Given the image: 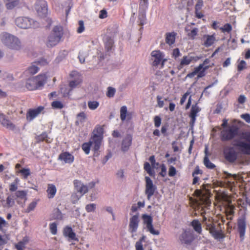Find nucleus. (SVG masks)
<instances>
[{
  "label": "nucleus",
  "instance_id": "59",
  "mask_svg": "<svg viewBox=\"0 0 250 250\" xmlns=\"http://www.w3.org/2000/svg\"><path fill=\"white\" fill-rule=\"evenodd\" d=\"M157 101L158 106L160 108L163 107L164 105V101L162 100V97L160 96H158L157 97Z\"/></svg>",
  "mask_w": 250,
  "mask_h": 250
},
{
  "label": "nucleus",
  "instance_id": "36",
  "mask_svg": "<svg viewBox=\"0 0 250 250\" xmlns=\"http://www.w3.org/2000/svg\"><path fill=\"white\" fill-rule=\"evenodd\" d=\"M127 112V107L126 106H123L120 109V118L122 121L125 120Z\"/></svg>",
  "mask_w": 250,
  "mask_h": 250
},
{
  "label": "nucleus",
  "instance_id": "10",
  "mask_svg": "<svg viewBox=\"0 0 250 250\" xmlns=\"http://www.w3.org/2000/svg\"><path fill=\"white\" fill-rule=\"evenodd\" d=\"M142 219L143 220L144 224L146 226L145 228L146 229L147 231L154 235H158L160 234L159 231L155 229L154 228L152 224L153 219L151 216L144 214L142 215Z\"/></svg>",
  "mask_w": 250,
  "mask_h": 250
},
{
  "label": "nucleus",
  "instance_id": "33",
  "mask_svg": "<svg viewBox=\"0 0 250 250\" xmlns=\"http://www.w3.org/2000/svg\"><path fill=\"white\" fill-rule=\"evenodd\" d=\"M105 47L107 51L111 50L113 46V41L109 37H106L104 39Z\"/></svg>",
  "mask_w": 250,
  "mask_h": 250
},
{
  "label": "nucleus",
  "instance_id": "41",
  "mask_svg": "<svg viewBox=\"0 0 250 250\" xmlns=\"http://www.w3.org/2000/svg\"><path fill=\"white\" fill-rule=\"evenodd\" d=\"M18 172L21 173L24 179H26L30 174V171L29 168L19 169Z\"/></svg>",
  "mask_w": 250,
  "mask_h": 250
},
{
  "label": "nucleus",
  "instance_id": "8",
  "mask_svg": "<svg viewBox=\"0 0 250 250\" xmlns=\"http://www.w3.org/2000/svg\"><path fill=\"white\" fill-rule=\"evenodd\" d=\"M239 128L234 124L229 125L223 129L221 132L222 140L223 141H229L233 139L235 136H238ZM237 137L236 138H237Z\"/></svg>",
  "mask_w": 250,
  "mask_h": 250
},
{
  "label": "nucleus",
  "instance_id": "16",
  "mask_svg": "<svg viewBox=\"0 0 250 250\" xmlns=\"http://www.w3.org/2000/svg\"><path fill=\"white\" fill-rule=\"evenodd\" d=\"M44 109L43 106H40L36 108L29 109L26 114V119L31 121L37 117Z\"/></svg>",
  "mask_w": 250,
  "mask_h": 250
},
{
  "label": "nucleus",
  "instance_id": "27",
  "mask_svg": "<svg viewBox=\"0 0 250 250\" xmlns=\"http://www.w3.org/2000/svg\"><path fill=\"white\" fill-rule=\"evenodd\" d=\"M59 159L65 163L70 164L74 161V157L68 152H63L59 156Z\"/></svg>",
  "mask_w": 250,
  "mask_h": 250
},
{
  "label": "nucleus",
  "instance_id": "50",
  "mask_svg": "<svg viewBox=\"0 0 250 250\" xmlns=\"http://www.w3.org/2000/svg\"><path fill=\"white\" fill-rule=\"evenodd\" d=\"M196 3L195 6V11H200L203 6V0H196Z\"/></svg>",
  "mask_w": 250,
  "mask_h": 250
},
{
  "label": "nucleus",
  "instance_id": "53",
  "mask_svg": "<svg viewBox=\"0 0 250 250\" xmlns=\"http://www.w3.org/2000/svg\"><path fill=\"white\" fill-rule=\"evenodd\" d=\"M37 204V201H33L28 206L27 208V212H29L30 211L34 209Z\"/></svg>",
  "mask_w": 250,
  "mask_h": 250
},
{
  "label": "nucleus",
  "instance_id": "15",
  "mask_svg": "<svg viewBox=\"0 0 250 250\" xmlns=\"http://www.w3.org/2000/svg\"><path fill=\"white\" fill-rule=\"evenodd\" d=\"M151 57L153 58L152 65L154 66H157L160 64V63L165 57V54L159 50H154L151 53Z\"/></svg>",
  "mask_w": 250,
  "mask_h": 250
},
{
  "label": "nucleus",
  "instance_id": "48",
  "mask_svg": "<svg viewBox=\"0 0 250 250\" xmlns=\"http://www.w3.org/2000/svg\"><path fill=\"white\" fill-rule=\"evenodd\" d=\"M37 140L38 141H45L47 142H49L48 140L47 139V135L46 133H43L40 135L37 136Z\"/></svg>",
  "mask_w": 250,
  "mask_h": 250
},
{
  "label": "nucleus",
  "instance_id": "19",
  "mask_svg": "<svg viewBox=\"0 0 250 250\" xmlns=\"http://www.w3.org/2000/svg\"><path fill=\"white\" fill-rule=\"evenodd\" d=\"M194 194L199 198V199L203 203V204L206 206H209L210 204L208 196L206 195L205 193H203L201 190H196Z\"/></svg>",
  "mask_w": 250,
  "mask_h": 250
},
{
  "label": "nucleus",
  "instance_id": "62",
  "mask_svg": "<svg viewBox=\"0 0 250 250\" xmlns=\"http://www.w3.org/2000/svg\"><path fill=\"white\" fill-rule=\"evenodd\" d=\"M15 248L17 250H24L25 246L20 242L15 245Z\"/></svg>",
  "mask_w": 250,
  "mask_h": 250
},
{
  "label": "nucleus",
  "instance_id": "2",
  "mask_svg": "<svg viewBox=\"0 0 250 250\" xmlns=\"http://www.w3.org/2000/svg\"><path fill=\"white\" fill-rule=\"evenodd\" d=\"M104 129L102 126H97L93 130V136L87 143L82 145V149L86 154H88L90 150L97 152L101 145L103 138Z\"/></svg>",
  "mask_w": 250,
  "mask_h": 250
},
{
  "label": "nucleus",
  "instance_id": "23",
  "mask_svg": "<svg viewBox=\"0 0 250 250\" xmlns=\"http://www.w3.org/2000/svg\"><path fill=\"white\" fill-rule=\"evenodd\" d=\"M86 114L83 112H81L78 113L76 116L75 125L80 126H83L84 123L86 121Z\"/></svg>",
  "mask_w": 250,
  "mask_h": 250
},
{
  "label": "nucleus",
  "instance_id": "45",
  "mask_svg": "<svg viewBox=\"0 0 250 250\" xmlns=\"http://www.w3.org/2000/svg\"><path fill=\"white\" fill-rule=\"evenodd\" d=\"M220 29L223 33H229L232 30V26L229 23L225 24L223 27H221Z\"/></svg>",
  "mask_w": 250,
  "mask_h": 250
},
{
  "label": "nucleus",
  "instance_id": "40",
  "mask_svg": "<svg viewBox=\"0 0 250 250\" xmlns=\"http://www.w3.org/2000/svg\"><path fill=\"white\" fill-rule=\"evenodd\" d=\"M67 52L65 51H63L59 53L58 56L55 59V61L57 63H59L61 62L66 56Z\"/></svg>",
  "mask_w": 250,
  "mask_h": 250
},
{
  "label": "nucleus",
  "instance_id": "39",
  "mask_svg": "<svg viewBox=\"0 0 250 250\" xmlns=\"http://www.w3.org/2000/svg\"><path fill=\"white\" fill-rule=\"evenodd\" d=\"M51 106L54 109H61L64 107V104L60 101H55L52 102Z\"/></svg>",
  "mask_w": 250,
  "mask_h": 250
},
{
  "label": "nucleus",
  "instance_id": "7",
  "mask_svg": "<svg viewBox=\"0 0 250 250\" xmlns=\"http://www.w3.org/2000/svg\"><path fill=\"white\" fill-rule=\"evenodd\" d=\"M15 24L17 26L22 29L36 28L39 24L33 19L26 17H19L15 20Z\"/></svg>",
  "mask_w": 250,
  "mask_h": 250
},
{
  "label": "nucleus",
  "instance_id": "5",
  "mask_svg": "<svg viewBox=\"0 0 250 250\" xmlns=\"http://www.w3.org/2000/svg\"><path fill=\"white\" fill-rule=\"evenodd\" d=\"M203 212L202 213V215L203 217L202 223L206 226V229L209 231L214 239L222 238L223 237L222 231L221 230L217 229L212 218L210 217H207L203 215Z\"/></svg>",
  "mask_w": 250,
  "mask_h": 250
},
{
  "label": "nucleus",
  "instance_id": "18",
  "mask_svg": "<svg viewBox=\"0 0 250 250\" xmlns=\"http://www.w3.org/2000/svg\"><path fill=\"white\" fill-rule=\"evenodd\" d=\"M202 41L203 42V45L205 47H208L211 46L216 41V38L215 35H204Z\"/></svg>",
  "mask_w": 250,
  "mask_h": 250
},
{
  "label": "nucleus",
  "instance_id": "35",
  "mask_svg": "<svg viewBox=\"0 0 250 250\" xmlns=\"http://www.w3.org/2000/svg\"><path fill=\"white\" fill-rule=\"evenodd\" d=\"M71 88L67 86H64L61 88V92L63 97H67L70 95L71 92Z\"/></svg>",
  "mask_w": 250,
  "mask_h": 250
},
{
  "label": "nucleus",
  "instance_id": "25",
  "mask_svg": "<svg viewBox=\"0 0 250 250\" xmlns=\"http://www.w3.org/2000/svg\"><path fill=\"white\" fill-rule=\"evenodd\" d=\"M179 240L182 244H189L191 242V236L187 231H184L179 237Z\"/></svg>",
  "mask_w": 250,
  "mask_h": 250
},
{
  "label": "nucleus",
  "instance_id": "1",
  "mask_svg": "<svg viewBox=\"0 0 250 250\" xmlns=\"http://www.w3.org/2000/svg\"><path fill=\"white\" fill-rule=\"evenodd\" d=\"M232 145L233 147H226L224 149V155L228 161H235L238 153L250 154V131L240 133L233 140Z\"/></svg>",
  "mask_w": 250,
  "mask_h": 250
},
{
  "label": "nucleus",
  "instance_id": "12",
  "mask_svg": "<svg viewBox=\"0 0 250 250\" xmlns=\"http://www.w3.org/2000/svg\"><path fill=\"white\" fill-rule=\"evenodd\" d=\"M207 60H206L204 63L200 64L198 66L195 67L192 72L187 75L186 78H192L196 75H197L198 78H201L204 76L205 75V71L208 68L207 66L204 67V64L207 62Z\"/></svg>",
  "mask_w": 250,
  "mask_h": 250
},
{
  "label": "nucleus",
  "instance_id": "47",
  "mask_svg": "<svg viewBox=\"0 0 250 250\" xmlns=\"http://www.w3.org/2000/svg\"><path fill=\"white\" fill-rule=\"evenodd\" d=\"M85 29L83 21H79L78 23V27L77 28V31L78 33H83Z\"/></svg>",
  "mask_w": 250,
  "mask_h": 250
},
{
  "label": "nucleus",
  "instance_id": "13",
  "mask_svg": "<svg viewBox=\"0 0 250 250\" xmlns=\"http://www.w3.org/2000/svg\"><path fill=\"white\" fill-rule=\"evenodd\" d=\"M131 215L132 216L129 219L128 230L131 233H133L137 231L138 228L139 223V214L136 213L134 215L132 214Z\"/></svg>",
  "mask_w": 250,
  "mask_h": 250
},
{
  "label": "nucleus",
  "instance_id": "56",
  "mask_svg": "<svg viewBox=\"0 0 250 250\" xmlns=\"http://www.w3.org/2000/svg\"><path fill=\"white\" fill-rule=\"evenodd\" d=\"M154 125L155 126L158 127L161 124V119L159 116H155L154 118Z\"/></svg>",
  "mask_w": 250,
  "mask_h": 250
},
{
  "label": "nucleus",
  "instance_id": "49",
  "mask_svg": "<svg viewBox=\"0 0 250 250\" xmlns=\"http://www.w3.org/2000/svg\"><path fill=\"white\" fill-rule=\"evenodd\" d=\"M49 229L51 233L52 234H56L57 232V225L55 223H52L49 225Z\"/></svg>",
  "mask_w": 250,
  "mask_h": 250
},
{
  "label": "nucleus",
  "instance_id": "22",
  "mask_svg": "<svg viewBox=\"0 0 250 250\" xmlns=\"http://www.w3.org/2000/svg\"><path fill=\"white\" fill-rule=\"evenodd\" d=\"M201 109L198 106L197 104H196L194 105H192L190 113L189 114V117L191 118V123L193 124L196 120V117L197 115V114L200 111Z\"/></svg>",
  "mask_w": 250,
  "mask_h": 250
},
{
  "label": "nucleus",
  "instance_id": "28",
  "mask_svg": "<svg viewBox=\"0 0 250 250\" xmlns=\"http://www.w3.org/2000/svg\"><path fill=\"white\" fill-rule=\"evenodd\" d=\"M47 196L49 199L53 198L57 192V188L56 186L52 184L47 185V189L46 190Z\"/></svg>",
  "mask_w": 250,
  "mask_h": 250
},
{
  "label": "nucleus",
  "instance_id": "64",
  "mask_svg": "<svg viewBox=\"0 0 250 250\" xmlns=\"http://www.w3.org/2000/svg\"><path fill=\"white\" fill-rule=\"evenodd\" d=\"M246 101V97L244 95H241L238 98V102L240 104H243Z\"/></svg>",
  "mask_w": 250,
  "mask_h": 250
},
{
  "label": "nucleus",
  "instance_id": "11",
  "mask_svg": "<svg viewBox=\"0 0 250 250\" xmlns=\"http://www.w3.org/2000/svg\"><path fill=\"white\" fill-rule=\"evenodd\" d=\"M199 59V58L196 56L188 54L187 56H184L181 59L179 64L177 66L178 70H181L184 67L190 64L191 62H196Z\"/></svg>",
  "mask_w": 250,
  "mask_h": 250
},
{
  "label": "nucleus",
  "instance_id": "38",
  "mask_svg": "<svg viewBox=\"0 0 250 250\" xmlns=\"http://www.w3.org/2000/svg\"><path fill=\"white\" fill-rule=\"evenodd\" d=\"M237 70L239 71H241L247 67V63L244 60H238L237 61Z\"/></svg>",
  "mask_w": 250,
  "mask_h": 250
},
{
  "label": "nucleus",
  "instance_id": "54",
  "mask_svg": "<svg viewBox=\"0 0 250 250\" xmlns=\"http://www.w3.org/2000/svg\"><path fill=\"white\" fill-rule=\"evenodd\" d=\"M176 174V168L173 166H170L168 169V175L173 177Z\"/></svg>",
  "mask_w": 250,
  "mask_h": 250
},
{
  "label": "nucleus",
  "instance_id": "29",
  "mask_svg": "<svg viewBox=\"0 0 250 250\" xmlns=\"http://www.w3.org/2000/svg\"><path fill=\"white\" fill-rule=\"evenodd\" d=\"M5 4V6L8 9H12L18 6L20 2V0H3Z\"/></svg>",
  "mask_w": 250,
  "mask_h": 250
},
{
  "label": "nucleus",
  "instance_id": "32",
  "mask_svg": "<svg viewBox=\"0 0 250 250\" xmlns=\"http://www.w3.org/2000/svg\"><path fill=\"white\" fill-rule=\"evenodd\" d=\"M207 151H208V148L207 147H206L205 150V153L206 154V156L204 158V165L206 166V167L208 168L212 169L215 167V166L213 164L211 163L208 156H207Z\"/></svg>",
  "mask_w": 250,
  "mask_h": 250
},
{
  "label": "nucleus",
  "instance_id": "17",
  "mask_svg": "<svg viewBox=\"0 0 250 250\" xmlns=\"http://www.w3.org/2000/svg\"><path fill=\"white\" fill-rule=\"evenodd\" d=\"M246 228V222L244 217L240 218L238 220V230L240 234L241 241L244 239Z\"/></svg>",
  "mask_w": 250,
  "mask_h": 250
},
{
  "label": "nucleus",
  "instance_id": "52",
  "mask_svg": "<svg viewBox=\"0 0 250 250\" xmlns=\"http://www.w3.org/2000/svg\"><path fill=\"white\" fill-rule=\"evenodd\" d=\"M15 204L14 199L11 196H9L6 199V204L8 207H12Z\"/></svg>",
  "mask_w": 250,
  "mask_h": 250
},
{
  "label": "nucleus",
  "instance_id": "30",
  "mask_svg": "<svg viewBox=\"0 0 250 250\" xmlns=\"http://www.w3.org/2000/svg\"><path fill=\"white\" fill-rule=\"evenodd\" d=\"M64 235L65 236L68 237L72 240L76 239L75 233L73 231L72 229L70 227H66L64 230Z\"/></svg>",
  "mask_w": 250,
  "mask_h": 250
},
{
  "label": "nucleus",
  "instance_id": "58",
  "mask_svg": "<svg viewBox=\"0 0 250 250\" xmlns=\"http://www.w3.org/2000/svg\"><path fill=\"white\" fill-rule=\"evenodd\" d=\"M190 94L189 91H187L182 96L180 100V104H183L186 101L188 95Z\"/></svg>",
  "mask_w": 250,
  "mask_h": 250
},
{
  "label": "nucleus",
  "instance_id": "63",
  "mask_svg": "<svg viewBox=\"0 0 250 250\" xmlns=\"http://www.w3.org/2000/svg\"><path fill=\"white\" fill-rule=\"evenodd\" d=\"M135 248L136 250H144L143 244L141 243V240L136 243Z\"/></svg>",
  "mask_w": 250,
  "mask_h": 250
},
{
  "label": "nucleus",
  "instance_id": "6",
  "mask_svg": "<svg viewBox=\"0 0 250 250\" xmlns=\"http://www.w3.org/2000/svg\"><path fill=\"white\" fill-rule=\"evenodd\" d=\"M62 35V29L61 26H55L49 35L47 41V45L48 47H53L56 45L61 40Z\"/></svg>",
  "mask_w": 250,
  "mask_h": 250
},
{
  "label": "nucleus",
  "instance_id": "57",
  "mask_svg": "<svg viewBox=\"0 0 250 250\" xmlns=\"http://www.w3.org/2000/svg\"><path fill=\"white\" fill-rule=\"evenodd\" d=\"M241 118L244 119L247 123H250V114L248 113L241 115Z\"/></svg>",
  "mask_w": 250,
  "mask_h": 250
},
{
  "label": "nucleus",
  "instance_id": "26",
  "mask_svg": "<svg viewBox=\"0 0 250 250\" xmlns=\"http://www.w3.org/2000/svg\"><path fill=\"white\" fill-rule=\"evenodd\" d=\"M0 123L3 126L7 128L13 129L14 128L13 124L3 114H0Z\"/></svg>",
  "mask_w": 250,
  "mask_h": 250
},
{
  "label": "nucleus",
  "instance_id": "46",
  "mask_svg": "<svg viewBox=\"0 0 250 250\" xmlns=\"http://www.w3.org/2000/svg\"><path fill=\"white\" fill-rule=\"evenodd\" d=\"M70 77L72 80L82 79L81 75L76 71H72L70 74Z\"/></svg>",
  "mask_w": 250,
  "mask_h": 250
},
{
  "label": "nucleus",
  "instance_id": "44",
  "mask_svg": "<svg viewBox=\"0 0 250 250\" xmlns=\"http://www.w3.org/2000/svg\"><path fill=\"white\" fill-rule=\"evenodd\" d=\"M96 208V205L94 203L87 204L85 206V210L87 212H94Z\"/></svg>",
  "mask_w": 250,
  "mask_h": 250
},
{
  "label": "nucleus",
  "instance_id": "61",
  "mask_svg": "<svg viewBox=\"0 0 250 250\" xmlns=\"http://www.w3.org/2000/svg\"><path fill=\"white\" fill-rule=\"evenodd\" d=\"M6 221L2 217H0V230H2L3 228L7 225Z\"/></svg>",
  "mask_w": 250,
  "mask_h": 250
},
{
  "label": "nucleus",
  "instance_id": "21",
  "mask_svg": "<svg viewBox=\"0 0 250 250\" xmlns=\"http://www.w3.org/2000/svg\"><path fill=\"white\" fill-rule=\"evenodd\" d=\"M132 136L130 135H126L124 138L122 145H121V149L123 151H126L128 150L130 146L132 143Z\"/></svg>",
  "mask_w": 250,
  "mask_h": 250
},
{
  "label": "nucleus",
  "instance_id": "14",
  "mask_svg": "<svg viewBox=\"0 0 250 250\" xmlns=\"http://www.w3.org/2000/svg\"><path fill=\"white\" fill-rule=\"evenodd\" d=\"M146 185V194L147 195V199L149 200L151 197L154 194L156 189V187L153 185L152 181L147 176L145 177Z\"/></svg>",
  "mask_w": 250,
  "mask_h": 250
},
{
  "label": "nucleus",
  "instance_id": "3",
  "mask_svg": "<svg viewBox=\"0 0 250 250\" xmlns=\"http://www.w3.org/2000/svg\"><path fill=\"white\" fill-rule=\"evenodd\" d=\"M0 41L6 48L13 50H19L21 44L19 39L9 33L3 32L0 34Z\"/></svg>",
  "mask_w": 250,
  "mask_h": 250
},
{
  "label": "nucleus",
  "instance_id": "34",
  "mask_svg": "<svg viewBox=\"0 0 250 250\" xmlns=\"http://www.w3.org/2000/svg\"><path fill=\"white\" fill-rule=\"evenodd\" d=\"M100 104L97 101H89L87 102V106L91 110H96L99 106Z\"/></svg>",
  "mask_w": 250,
  "mask_h": 250
},
{
  "label": "nucleus",
  "instance_id": "37",
  "mask_svg": "<svg viewBox=\"0 0 250 250\" xmlns=\"http://www.w3.org/2000/svg\"><path fill=\"white\" fill-rule=\"evenodd\" d=\"M27 191L25 190H18L15 193V195L18 198H20L21 199H26V197L27 195Z\"/></svg>",
  "mask_w": 250,
  "mask_h": 250
},
{
  "label": "nucleus",
  "instance_id": "20",
  "mask_svg": "<svg viewBox=\"0 0 250 250\" xmlns=\"http://www.w3.org/2000/svg\"><path fill=\"white\" fill-rule=\"evenodd\" d=\"M74 185L76 190L81 194V196L84 194L88 191V187L84 185L81 181L75 180Z\"/></svg>",
  "mask_w": 250,
  "mask_h": 250
},
{
  "label": "nucleus",
  "instance_id": "24",
  "mask_svg": "<svg viewBox=\"0 0 250 250\" xmlns=\"http://www.w3.org/2000/svg\"><path fill=\"white\" fill-rule=\"evenodd\" d=\"M177 34L174 32H168L165 35V41L169 46H172L175 42V37Z\"/></svg>",
  "mask_w": 250,
  "mask_h": 250
},
{
  "label": "nucleus",
  "instance_id": "9",
  "mask_svg": "<svg viewBox=\"0 0 250 250\" xmlns=\"http://www.w3.org/2000/svg\"><path fill=\"white\" fill-rule=\"evenodd\" d=\"M34 9L39 17H46L48 13L47 2L44 0H38L34 4Z\"/></svg>",
  "mask_w": 250,
  "mask_h": 250
},
{
  "label": "nucleus",
  "instance_id": "4",
  "mask_svg": "<svg viewBox=\"0 0 250 250\" xmlns=\"http://www.w3.org/2000/svg\"><path fill=\"white\" fill-rule=\"evenodd\" d=\"M46 79L45 75H39L26 79L23 84L28 90H35L42 87L45 83Z\"/></svg>",
  "mask_w": 250,
  "mask_h": 250
},
{
  "label": "nucleus",
  "instance_id": "42",
  "mask_svg": "<svg viewBox=\"0 0 250 250\" xmlns=\"http://www.w3.org/2000/svg\"><path fill=\"white\" fill-rule=\"evenodd\" d=\"M81 82L82 79L72 80L69 83V87L72 89L78 85Z\"/></svg>",
  "mask_w": 250,
  "mask_h": 250
},
{
  "label": "nucleus",
  "instance_id": "51",
  "mask_svg": "<svg viewBox=\"0 0 250 250\" xmlns=\"http://www.w3.org/2000/svg\"><path fill=\"white\" fill-rule=\"evenodd\" d=\"M181 53L180 52V50L178 48H175L173 50L172 56L174 59H176L178 57L181 56Z\"/></svg>",
  "mask_w": 250,
  "mask_h": 250
},
{
  "label": "nucleus",
  "instance_id": "43",
  "mask_svg": "<svg viewBox=\"0 0 250 250\" xmlns=\"http://www.w3.org/2000/svg\"><path fill=\"white\" fill-rule=\"evenodd\" d=\"M116 92V89L114 87L109 86L107 87L106 96L109 98H112L114 96Z\"/></svg>",
  "mask_w": 250,
  "mask_h": 250
},
{
  "label": "nucleus",
  "instance_id": "55",
  "mask_svg": "<svg viewBox=\"0 0 250 250\" xmlns=\"http://www.w3.org/2000/svg\"><path fill=\"white\" fill-rule=\"evenodd\" d=\"M160 167H161V172L160 173V175L163 177H164L166 176V174H167V168H166V167L165 166V165L164 164H162L161 166H160Z\"/></svg>",
  "mask_w": 250,
  "mask_h": 250
},
{
  "label": "nucleus",
  "instance_id": "60",
  "mask_svg": "<svg viewBox=\"0 0 250 250\" xmlns=\"http://www.w3.org/2000/svg\"><path fill=\"white\" fill-rule=\"evenodd\" d=\"M197 28H194L188 34V35L189 37L193 39L197 35Z\"/></svg>",
  "mask_w": 250,
  "mask_h": 250
},
{
  "label": "nucleus",
  "instance_id": "31",
  "mask_svg": "<svg viewBox=\"0 0 250 250\" xmlns=\"http://www.w3.org/2000/svg\"><path fill=\"white\" fill-rule=\"evenodd\" d=\"M191 225L195 231L198 233H201L202 231V225L201 223L198 220H193L191 223Z\"/></svg>",
  "mask_w": 250,
  "mask_h": 250
}]
</instances>
